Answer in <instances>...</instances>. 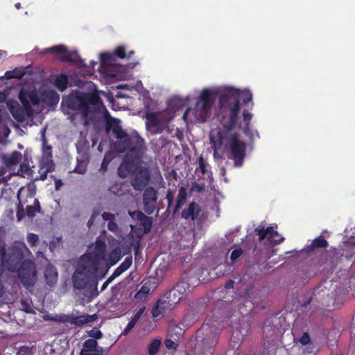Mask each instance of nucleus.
I'll use <instances>...</instances> for the list:
<instances>
[{"label":"nucleus","mask_w":355,"mask_h":355,"mask_svg":"<svg viewBox=\"0 0 355 355\" xmlns=\"http://www.w3.org/2000/svg\"><path fill=\"white\" fill-rule=\"evenodd\" d=\"M106 256L105 242L97 239L92 251L83 254L73 272L71 280L73 288H98L97 272Z\"/></svg>","instance_id":"nucleus-1"},{"label":"nucleus","mask_w":355,"mask_h":355,"mask_svg":"<svg viewBox=\"0 0 355 355\" xmlns=\"http://www.w3.org/2000/svg\"><path fill=\"white\" fill-rule=\"evenodd\" d=\"M241 98L244 103H248L252 99V94L249 90L241 92L234 88H228L220 95L218 117L223 128L227 131L232 130L237 125L241 111Z\"/></svg>","instance_id":"nucleus-2"},{"label":"nucleus","mask_w":355,"mask_h":355,"mask_svg":"<svg viewBox=\"0 0 355 355\" xmlns=\"http://www.w3.org/2000/svg\"><path fill=\"white\" fill-rule=\"evenodd\" d=\"M119 120L111 119L105 123V130L108 132L112 130L117 141L112 144L116 152L122 153L129 150L128 155L134 154L140 159L145 149L144 140L140 136L130 137L119 124Z\"/></svg>","instance_id":"nucleus-3"},{"label":"nucleus","mask_w":355,"mask_h":355,"mask_svg":"<svg viewBox=\"0 0 355 355\" xmlns=\"http://www.w3.org/2000/svg\"><path fill=\"white\" fill-rule=\"evenodd\" d=\"M19 99L22 107L15 100H8L6 105L12 117L19 122H23L26 116H33L31 105H37L40 103V98L35 91L21 90L19 94Z\"/></svg>","instance_id":"nucleus-4"},{"label":"nucleus","mask_w":355,"mask_h":355,"mask_svg":"<svg viewBox=\"0 0 355 355\" xmlns=\"http://www.w3.org/2000/svg\"><path fill=\"white\" fill-rule=\"evenodd\" d=\"M66 106L81 114L85 124L88 123L89 105H98L101 103L100 96L96 93H85L79 91L72 92L63 100Z\"/></svg>","instance_id":"nucleus-5"},{"label":"nucleus","mask_w":355,"mask_h":355,"mask_svg":"<svg viewBox=\"0 0 355 355\" xmlns=\"http://www.w3.org/2000/svg\"><path fill=\"white\" fill-rule=\"evenodd\" d=\"M226 140L228 159L234 161V166H241L246 155V143L240 139V135L237 132L229 135Z\"/></svg>","instance_id":"nucleus-6"},{"label":"nucleus","mask_w":355,"mask_h":355,"mask_svg":"<svg viewBox=\"0 0 355 355\" xmlns=\"http://www.w3.org/2000/svg\"><path fill=\"white\" fill-rule=\"evenodd\" d=\"M216 94L209 89L202 91L194 107L196 117L205 122L216 101Z\"/></svg>","instance_id":"nucleus-7"},{"label":"nucleus","mask_w":355,"mask_h":355,"mask_svg":"<svg viewBox=\"0 0 355 355\" xmlns=\"http://www.w3.org/2000/svg\"><path fill=\"white\" fill-rule=\"evenodd\" d=\"M47 53L60 54L58 59L62 62H71L79 67L85 66L84 60L80 57L77 52L69 51L67 48L64 45L54 46L46 49L42 51L44 54Z\"/></svg>","instance_id":"nucleus-8"},{"label":"nucleus","mask_w":355,"mask_h":355,"mask_svg":"<svg viewBox=\"0 0 355 355\" xmlns=\"http://www.w3.org/2000/svg\"><path fill=\"white\" fill-rule=\"evenodd\" d=\"M17 274L24 286H33L37 279L36 266L30 260L24 261L18 268Z\"/></svg>","instance_id":"nucleus-9"},{"label":"nucleus","mask_w":355,"mask_h":355,"mask_svg":"<svg viewBox=\"0 0 355 355\" xmlns=\"http://www.w3.org/2000/svg\"><path fill=\"white\" fill-rule=\"evenodd\" d=\"M218 332L216 329L208 324H204L201 329L197 331V338L201 339L203 347L209 349L216 346L217 343Z\"/></svg>","instance_id":"nucleus-10"},{"label":"nucleus","mask_w":355,"mask_h":355,"mask_svg":"<svg viewBox=\"0 0 355 355\" xmlns=\"http://www.w3.org/2000/svg\"><path fill=\"white\" fill-rule=\"evenodd\" d=\"M157 191L153 187L146 188L143 193L144 209L148 214H152L155 210L157 201Z\"/></svg>","instance_id":"nucleus-11"},{"label":"nucleus","mask_w":355,"mask_h":355,"mask_svg":"<svg viewBox=\"0 0 355 355\" xmlns=\"http://www.w3.org/2000/svg\"><path fill=\"white\" fill-rule=\"evenodd\" d=\"M146 129L154 135L160 134L164 130V123L159 117V113L148 112L146 114Z\"/></svg>","instance_id":"nucleus-12"},{"label":"nucleus","mask_w":355,"mask_h":355,"mask_svg":"<svg viewBox=\"0 0 355 355\" xmlns=\"http://www.w3.org/2000/svg\"><path fill=\"white\" fill-rule=\"evenodd\" d=\"M150 172L146 167H140L132 180V185L136 191L143 190L149 183Z\"/></svg>","instance_id":"nucleus-13"},{"label":"nucleus","mask_w":355,"mask_h":355,"mask_svg":"<svg viewBox=\"0 0 355 355\" xmlns=\"http://www.w3.org/2000/svg\"><path fill=\"white\" fill-rule=\"evenodd\" d=\"M103 348L98 347L96 340L89 338L85 341L80 355H103Z\"/></svg>","instance_id":"nucleus-14"},{"label":"nucleus","mask_w":355,"mask_h":355,"mask_svg":"<svg viewBox=\"0 0 355 355\" xmlns=\"http://www.w3.org/2000/svg\"><path fill=\"white\" fill-rule=\"evenodd\" d=\"M201 211V207L196 202H191L188 207L181 212V216L185 220L191 219L193 221L197 220Z\"/></svg>","instance_id":"nucleus-15"},{"label":"nucleus","mask_w":355,"mask_h":355,"mask_svg":"<svg viewBox=\"0 0 355 355\" xmlns=\"http://www.w3.org/2000/svg\"><path fill=\"white\" fill-rule=\"evenodd\" d=\"M21 159V153L15 150L10 155H3L1 157V162L8 169L17 165Z\"/></svg>","instance_id":"nucleus-16"},{"label":"nucleus","mask_w":355,"mask_h":355,"mask_svg":"<svg viewBox=\"0 0 355 355\" xmlns=\"http://www.w3.org/2000/svg\"><path fill=\"white\" fill-rule=\"evenodd\" d=\"M243 121L244 123L243 126V132L244 134L249 137L250 139H254V134L259 137V133L257 131L254 132L250 128V122L252 118V114L247 110H244L242 113Z\"/></svg>","instance_id":"nucleus-17"},{"label":"nucleus","mask_w":355,"mask_h":355,"mask_svg":"<svg viewBox=\"0 0 355 355\" xmlns=\"http://www.w3.org/2000/svg\"><path fill=\"white\" fill-rule=\"evenodd\" d=\"M182 297V295L180 290H168L162 296V298L172 309L180 302Z\"/></svg>","instance_id":"nucleus-18"},{"label":"nucleus","mask_w":355,"mask_h":355,"mask_svg":"<svg viewBox=\"0 0 355 355\" xmlns=\"http://www.w3.org/2000/svg\"><path fill=\"white\" fill-rule=\"evenodd\" d=\"M254 232L259 236V241H262L266 236L267 239H273L274 236H277V232L274 230L271 226L264 228L263 227L258 226L255 228Z\"/></svg>","instance_id":"nucleus-19"},{"label":"nucleus","mask_w":355,"mask_h":355,"mask_svg":"<svg viewBox=\"0 0 355 355\" xmlns=\"http://www.w3.org/2000/svg\"><path fill=\"white\" fill-rule=\"evenodd\" d=\"M187 199V191L184 187H180L176 199L175 205L173 207V214H175L186 203Z\"/></svg>","instance_id":"nucleus-20"},{"label":"nucleus","mask_w":355,"mask_h":355,"mask_svg":"<svg viewBox=\"0 0 355 355\" xmlns=\"http://www.w3.org/2000/svg\"><path fill=\"white\" fill-rule=\"evenodd\" d=\"M44 277L49 286H54L58 279V274L55 267L48 266L44 270Z\"/></svg>","instance_id":"nucleus-21"},{"label":"nucleus","mask_w":355,"mask_h":355,"mask_svg":"<svg viewBox=\"0 0 355 355\" xmlns=\"http://www.w3.org/2000/svg\"><path fill=\"white\" fill-rule=\"evenodd\" d=\"M53 155H52V146L47 144V141L45 138V135H43L42 139V163H48L52 162L53 161Z\"/></svg>","instance_id":"nucleus-22"},{"label":"nucleus","mask_w":355,"mask_h":355,"mask_svg":"<svg viewBox=\"0 0 355 355\" xmlns=\"http://www.w3.org/2000/svg\"><path fill=\"white\" fill-rule=\"evenodd\" d=\"M172 308L162 297L159 299L155 306L153 309L152 314L153 318H158L162 315L166 311L171 310Z\"/></svg>","instance_id":"nucleus-23"},{"label":"nucleus","mask_w":355,"mask_h":355,"mask_svg":"<svg viewBox=\"0 0 355 355\" xmlns=\"http://www.w3.org/2000/svg\"><path fill=\"white\" fill-rule=\"evenodd\" d=\"M328 246L327 241L322 236H318L314 239L310 245L306 246V252H310L314 251L318 248H325Z\"/></svg>","instance_id":"nucleus-24"},{"label":"nucleus","mask_w":355,"mask_h":355,"mask_svg":"<svg viewBox=\"0 0 355 355\" xmlns=\"http://www.w3.org/2000/svg\"><path fill=\"white\" fill-rule=\"evenodd\" d=\"M97 318L96 314L80 315L73 317L71 319L70 322L78 326H81L88 322L94 321Z\"/></svg>","instance_id":"nucleus-25"},{"label":"nucleus","mask_w":355,"mask_h":355,"mask_svg":"<svg viewBox=\"0 0 355 355\" xmlns=\"http://www.w3.org/2000/svg\"><path fill=\"white\" fill-rule=\"evenodd\" d=\"M55 169V164L52 162L42 163L40 162V168L39 169V175L40 180H45L47 178V174L50 172L53 171Z\"/></svg>","instance_id":"nucleus-26"},{"label":"nucleus","mask_w":355,"mask_h":355,"mask_svg":"<svg viewBox=\"0 0 355 355\" xmlns=\"http://www.w3.org/2000/svg\"><path fill=\"white\" fill-rule=\"evenodd\" d=\"M68 81L67 76L64 73H61L55 78V86L59 91L63 92L67 87Z\"/></svg>","instance_id":"nucleus-27"},{"label":"nucleus","mask_w":355,"mask_h":355,"mask_svg":"<svg viewBox=\"0 0 355 355\" xmlns=\"http://www.w3.org/2000/svg\"><path fill=\"white\" fill-rule=\"evenodd\" d=\"M124 184L121 182H115L110 187L109 191L115 196H122L125 193Z\"/></svg>","instance_id":"nucleus-28"},{"label":"nucleus","mask_w":355,"mask_h":355,"mask_svg":"<svg viewBox=\"0 0 355 355\" xmlns=\"http://www.w3.org/2000/svg\"><path fill=\"white\" fill-rule=\"evenodd\" d=\"M162 340L160 338L153 339L148 346V352L149 355H155L161 345Z\"/></svg>","instance_id":"nucleus-29"},{"label":"nucleus","mask_w":355,"mask_h":355,"mask_svg":"<svg viewBox=\"0 0 355 355\" xmlns=\"http://www.w3.org/2000/svg\"><path fill=\"white\" fill-rule=\"evenodd\" d=\"M224 139L225 138L223 137L221 132H218L217 139H215L212 136L210 137V143L212 146V148L214 149V153H216L218 148H220L221 147Z\"/></svg>","instance_id":"nucleus-30"},{"label":"nucleus","mask_w":355,"mask_h":355,"mask_svg":"<svg viewBox=\"0 0 355 355\" xmlns=\"http://www.w3.org/2000/svg\"><path fill=\"white\" fill-rule=\"evenodd\" d=\"M92 290H79L77 293L83 304L88 303L92 300Z\"/></svg>","instance_id":"nucleus-31"},{"label":"nucleus","mask_w":355,"mask_h":355,"mask_svg":"<svg viewBox=\"0 0 355 355\" xmlns=\"http://www.w3.org/2000/svg\"><path fill=\"white\" fill-rule=\"evenodd\" d=\"M191 277L188 275H185L176 284V286L174 288H190L191 287L194 288L195 286L190 284Z\"/></svg>","instance_id":"nucleus-32"},{"label":"nucleus","mask_w":355,"mask_h":355,"mask_svg":"<svg viewBox=\"0 0 355 355\" xmlns=\"http://www.w3.org/2000/svg\"><path fill=\"white\" fill-rule=\"evenodd\" d=\"M87 162L83 159H77V165L73 171L78 174H84L87 170Z\"/></svg>","instance_id":"nucleus-33"},{"label":"nucleus","mask_w":355,"mask_h":355,"mask_svg":"<svg viewBox=\"0 0 355 355\" xmlns=\"http://www.w3.org/2000/svg\"><path fill=\"white\" fill-rule=\"evenodd\" d=\"M168 336L169 338L165 340V346L168 349H175L178 340L174 337L173 334H169Z\"/></svg>","instance_id":"nucleus-34"},{"label":"nucleus","mask_w":355,"mask_h":355,"mask_svg":"<svg viewBox=\"0 0 355 355\" xmlns=\"http://www.w3.org/2000/svg\"><path fill=\"white\" fill-rule=\"evenodd\" d=\"M139 225L143 227L144 232L148 233L152 227L153 220L150 217L146 216L144 219L139 221Z\"/></svg>","instance_id":"nucleus-35"},{"label":"nucleus","mask_w":355,"mask_h":355,"mask_svg":"<svg viewBox=\"0 0 355 355\" xmlns=\"http://www.w3.org/2000/svg\"><path fill=\"white\" fill-rule=\"evenodd\" d=\"M111 160V155L110 153H105L103 159L101 162V168L99 170L102 173L104 174L107 171V166Z\"/></svg>","instance_id":"nucleus-36"},{"label":"nucleus","mask_w":355,"mask_h":355,"mask_svg":"<svg viewBox=\"0 0 355 355\" xmlns=\"http://www.w3.org/2000/svg\"><path fill=\"white\" fill-rule=\"evenodd\" d=\"M198 168L197 170H199L202 175H205L207 172L208 164L205 162L202 155L198 158Z\"/></svg>","instance_id":"nucleus-37"},{"label":"nucleus","mask_w":355,"mask_h":355,"mask_svg":"<svg viewBox=\"0 0 355 355\" xmlns=\"http://www.w3.org/2000/svg\"><path fill=\"white\" fill-rule=\"evenodd\" d=\"M183 332L182 329L178 326H175L173 324L170 326L169 334H173L174 337H175L178 340L183 334Z\"/></svg>","instance_id":"nucleus-38"},{"label":"nucleus","mask_w":355,"mask_h":355,"mask_svg":"<svg viewBox=\"0 0 355 355\" xmlns=\"http://www.w3.org/2000/svg\"><path fill=\"white\" fill-rule=\"evenodd\" d=\"M27 241L31 247L36 246L39 242V236L34 233H29L27 235Z\"/></svg>","instance_id":"nucleus-39"},{"label":"nucleus","mask_w":355,"mask_h":355,"mask_svg":"<svg viewBox=\"0 0 355 355\" xmlns=\"http://www.w3.org/2000/svg\"><path fill=\"white\" fill-rule=\"evenodd\" d=\"M174 193H175V192L171 189H168L167 191V193L166 195V199L167 200V210H169L173 206V200H174Z\"/></svg>","instance_id":"nucleus-40"},{"label":"nucleus","mask_w":355,"mask_h":355,"mask_svg":"<svg viewBox=\"0 0 355 355\" xmlns=\"http://www.w3.org/2000/svg\"><path fill=\"white\" fill-rule=\"evenodd\" d=\"M114 54L121 58V59H124L126 58V53H125V48L124 46H117L114 51Z\"/></svg>","instance_id":"nucleus-41"},{"label":"nucleus","mask_w":355,"mask_h":355,"mask_svg":"<svg viewBox=\"0 0 355 355\" xmlns=\"http://www.w3.org/2000/svg\"><path fill=\"white\" fill-rule=\"evenodd\" d=\"M46 98L52 105H55L59 102L60 96L55 92H50Z\"/></svg>","instance_id":"nucleus-42"},{"label":"nucleus","mask_w":355,"mask_h":355,"mask_svg":"<svg viewBox=\"0 0 355 355\" xmlns=\"http://www.w3.org/2000/svg\"><path fill=\"white\" fill-rule=\"evenodd\" d=\"M129 214L134 219L137 221H141L144 219L146 216L141 211H135L132 212L129 211Z\"/></svg>","instance_id":"nucleus-43"},{"label":"nucleus","mask_w":355,"mask_h":355,"mask_svg":"<svg viewBox=\"0 0 355 355\" xmlns=\"http://www.w3.org/2000/svg\"><path fill=\"white\" fill-rule=\"evenodd\" d=\"M132 257H127L124 259V261L120 264L119 267L123 270V271H126L132 265Z\"/></svg>","instance_id":"nucleus-44"},{"label":"nucleus","mask_w":355,"mask_h":355,"mask_svg":"<svg viewBox=\"0 0 355 355\" xmlns=\"http://www.w3.org/2000/svg\"><path fill=\"white\" fill-rule=\"evenodd\" d=\"M88 336L90 338H93L92 339L96 340L102 338L103 334L100 330L97 329H93L88 331Z\"/></svg>","instance_id":"nucleus-45"},{"label":"nucleus","mask_w":355,"mask_h":355,"mask_svg":"<svg viewBox=\"0 0 355 355\" xmlns=\"http://www.w3.org/2000/svg\"><path fill=\"white\" fill-rule=\"evenodd\" d=\"M37 212V211L35 206L28 205L26 208V215L30 218L35 216Z\"/></svg>","instance_id":"nucleus-46"},{"label":"nucleus","mask_w":355,"mask_h":355,"mask_svg":"<svg viewBox=\"0 0 355 355\" xmlns=\"http://www.w3.org/2000/svg\"><path fill=\"white\" fill-rule=\"evenodd\" d=\"M243 253V250H241V248H238V249H235L234 250L232 253H231V256H230V259L232 261H236Z\"/></svg>","instance_id":"nucleus-47"},{"label":"nucleus","mask_w":355,"mask_h":355,"mask_svg":"<svg viewBox=\"0 0 355 355\" xmlns=\"http://www.w3.org/2000/svg\"><path fill=\"white\" fill-rule=\"evenodd\" d=\"M191 189L193 191H196L198 193H201L205 191V185L204 184H199L197 182H193L192 184Z\"/></svg>","instance_id":"nucleus-48"},{"label":"nucleus","mask_w":355,"mask_h":355,"mask_svg":"<svg viewBox=\"0 0 355 355\" xmlns=\"http://www.w3.org/2000/svg\"><path fill=\"white\" fill-rule=\"evenodd\" d=\"M150 290H139V291L136 293L135 298L137 300H143L148 296V291Z\"/></svg>","instance_id":"nucleus-49"},{"label":"nucleus","mask_w":355,"mask_h":355,"mask_svg":"<svg viewBox=\"0 0 355 355\" xmlns=\"http://www.w3.org/2000/svg\"><path fill=\"white\" fill-rule=\"evenodd\" d=\"M21 304L22 310H24L26 313H32L33 312L32 306L26 300H21Z\"/></svg>","instance_id":"nucleus-50"},{"label":"nucleus","mask_w":355,"mask_h":355,"mask_svg":"<svg viewBox=\"0 0 355 355\" xmlns=\"http://www.w3.org/2000/svg\"><path fill=\"white\" fill-rule=\"evenodd\" d=\"M145 309V306H142L141 308H140L131 320L136 324L140 319L142 314L144 313Z\"/></svg>","instance_id":"nucleus-51"},{"label":"nucleus","mask_w":355,"mask_h":355,"mask_svg":"<svg viewBox=\"0 0 355 355\" xmlns=\"http://www.w3.org/2000/svg\"><path fill=\"white\" fill-rule=\"evenodd\" d=\"M102 218L105 221H112L115 220V215L110 212H103L102 214Z\"/></svg>","instance_id":"nucleus-52"},{"label":"nucleus","mask_w":355,"mask_h":355,"mask_svg":"<svg viewBox=\"0 0 355 355\" xmlns=\"http://www.w3.org/2000/svg\"><path fill=\"white\" fill-rule=\"evenodd\" d=\"M107 229L111 232H116L118 230V225L114 220L109 221L107 223Z\"/></svg>","instance_id":"nucleus-53"},{"label":"nucleus","mask_w":355,"mask_h":355,"mask_svg":"<svg viewBox=\"0 0 355 355\" xmlns=\"http://www.w3.org/2000/svg\"><path fill=\"white\" fill-rule=\"evenodd\" d=\"M284 237L277 233V236H274L273 239H269V241L274 243L275 244H279L284 241Z\"/></svg>","instance_id":"nucleus-54"},{"label":"nucleus","mask_w":355,"mask_h":355,"mask_svg":"<svg viewBox=\"0 0 355 355\" xmlns=\"http://www.w3.org/2000/svg\"><path fill=\"white\" fill-rule=\"evenodd\" d=\"M136 324L135 322H133L132 320L128 324V325L126 326V327L124 329L123 331V335H127L131 330L132 329L135 327Z\"/></svg>","instance_id":"nucleus-55"},{"label":"nucleus","mask_w":355,"mask_h":355,"mask_svg":"<svg viewBox=\"0 0 355 355\" xmlns=\"http://www.w3.org/2000/svg\"><path fill=\"white\" fill-rule=\"evenodd\" d=\"M310 341V338H309V336L308 335V334L306 333H304L302 336L300 338V342L305 345L306 344H308Z\"/></svg>","instance_id":"nucleus-56"},{"label":"nucleus","mask_w":355,"mask_h":355,"mask_svg":"<svg viewBox=\"0 0 355 355\" xmlns=\"http://www.w3.org/2000/svg\"><path fill=\"white\" fill-rule=\"evenodd\" d=\"M110 256H111L112 259H114V258L116 259V260L114 261H113L112 265L115 264L116 263V261L120 259V256L119 255V252L116 250H113Z\"/></svg>","instance_id":"nucleus-57"},{"label":"nucleus","mask_w":355,"mask_h":355,"mask_svg":"<svg viewBox=\"0 0 355 355\" xmlns=\"http://www.w3.org/2000/svg\"><path fill=\"white\" fill-rule=\"evenodd\" d=\"M125 271H123V270H122L119 266L117 267L115 270L114 271V272L112 273V277H118L119 275H121L123 272H124Z\"/></svg>","instance_id":"nucleus-58"},{"label":"nucleus","mask_w":355,"mask_h":355,"mask_svg":"<svg viewBox=\"0 0 355 355\" xmlns=\"http://www.w3.org/2000/svg\"><path fill=\"white\" fill-rule=\"evenodd\" d=\"M6 253V249L4 247H0V260H2L3 261H5Z\"/></svg>","instance_id":"nucleus-59"},{"label":"nucleus","mask_w":355,"mask_h":355,"mask_svg":"<svg viewBox=\"0 0 355 355\" xmlns=\"http://www.w3.org/2000/svg\"><path fill=\"white\" fill-rule=\"evenodd\" d=\"M25 214H24V209H18L17 211V217L18 218L19 220H21L24 216Z\"/></svg>","instance_id":"nucleus-60"},{"label":"nucleus","mask_w":355,"mask_h":355,"mask_svg":"<svg viewBox=\"0 0 355 355\" xmlns=\"http://www.w3.org/2000/svg\"><path fill=\"white\" fill-rule=\"evenodd\" d=\"M32 206H35L37 211V212H40L41 207H40V202H39L38 199L35 198L34 200V203H33V205Z\"/></svg>","instance_id":"nucleus-61"},{"label":"nucleus","mask_w":355,"mask_h":355,"mask_svg":"<svg viewBox=\"0 0 355 355\" xmlns=\"http://www.w3.org/2000/svg\"><path fill=\"white\" fill-rule=\"evenodd\" d=\"M101 58L103 61L106 62L110 59L111 55L109 53H105L101 54Z\"/></svg>","instance_id":"nucleus-62"},{"label":"nucleus","mask_w":355,"mask_h":355,"mask_svg":"<svg viewBox=\"0 0 355 355\" xmlns=\"http://www.w3.org/2000/svg\"><path fill=\"white\" fill-rule=\"evenodd\" d=\"M63 183L61 180L58 179L55 180V188L56 190H59L60 188L62 186Z\"/></svg>","instance_id":"nucleus-63"},{"label":"nucleus","mask_w":355,"mask_h":355,"mask_svg":"<svg viewBox=\"0 0 355 355\" xmlns=\"http://www.w3.org/2000/svg\"><path fill=\"white\" fill-rule=\"evenodd\" d=\"M234 284V282L232 280H229L226 284L224 285V288H232Z\"/></svg>","instance_id":"nucleus-64"}]
</instances>
